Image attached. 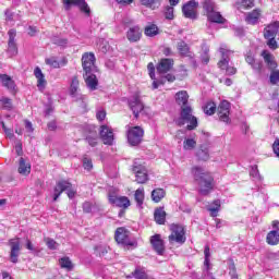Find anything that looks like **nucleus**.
<instances>
[{"mask_svg": "<svg viewBox=\"0 0 279 279\" xmlns=\"http://www.w3.org/2000/svg\"><path fill=\"white\" fill-rule=\"evenodd\" d=\"M192 173L194 180L197 181L201 195H208L213 192V189H215V178H213V174L205 171L202 167H194Z\"/></svg>", "mask_w": 279, "mask_h": 279, "instance_id": "1", "label": "nucleus"}, {"mask_svg": "<svg viewBox=\"0 0 279 279\" xmlns=\"http://www.w3.org/2000/svg\"><path fill=\"white\" fill-rule=\"evenodd\" d=\"M177 125L182 128V125H186L187 130H195L197 128V118L193 116V109L191 106H185L181 108V116L175 121Z\"/></svg>", "mask_w": 279, "mask_h": 279, "instance_id": "2", "label": "nucleus"}, {"mask_svg": "<svg viewBox=\"0 0 279 279\" xmlns=\"http://www.w3.org/2000/svg\"><path fill=\"white\" fill-rule=\"evenodd\" d=\"M221 53V60L218 62L219 69L222 71H226L227 75H235L236 74V68L230 66V54L232 53L231 50H228V48L221 46L219 49Z\"/></svg>", "mask_w": 279, "mask_h": 279, "instance_id": "3", "label": "nucleus"}, {"mask_svg": "<svg viewBox=\"0 0 279 279\" xmlns=\"http://www.w3.org/2000/svg\"><path fill=\"white\" fill-rule=\"evenodd\" d=\"M170 230L171 234L168 238L170 243H179L180 245L186 243V233L184 232V227L180 225H171Z\"/></svg>", "mask_w": 279, "mask_h": 279, "instance_id": "4", "label": "nucleus"}, {"mask_svg": "<svg viewBox=\"0 0 279 279\" xmlns=\"http://www.w3.org/2000/svg\"><path fill=\"white\" fill-rule=\"evenodd\" d=\"M145 135V131L141 126L129 128L128 130V143L132 147H136V145H141L143 141V136Z\"/></svg>", "mask_w": 279, "mask_h": 279, "instance_id": "5", "label": "nucleus"}, {"mask_svg": "<svg viewBox=\"0 0 279 279\" xmlns=\"http://www.w3.org/2000/svg\"><path fill=\"white\" fill-rule=\"evenodd\" d=\"M71 183L68 181H59L54 187L53 202H58V197H60L64 191H66L68 197L73 199V197H75V191L71 189Z\"/></svg>", "mask_w": 279, "mask_h": 279, "instance_id": "6", "label": "nucleus"}, {"mask_svg": "<svg viewBox=\"0 0 279 279\" xmlns=\"http://www.w3.org/2000/svg\"><path fill=\"white\" fill-rule=\"evenodd\" d=\"M64 10L69 11L71 8H78L85 16H90V7L86 3V0H62Z\"/></svg>", "mask_w": 279, "mask_h": 279, "instance_id": "7", "label": "nucleus"}, {"mask_svg": "<svg viewBox=\"0 0 279 279\" xmlns=\"http://www.w3.org/2000/svg\"><path fill=\"white\" fill-rule=\"evenodd\" d=\"M95 54L93 52H86L82 57V66L84 73H97V66L95 65Z\"/></svg>", "mask_w": 279, "mask_h": 279, "instance_id": "8", "label": "nucleus"}, {"mask_svg": "<svg viewBox=\"0 0 279 279\" xmlns=\"http://www.w3.org/2000/svg\"><path fill=\"white\" fill-rule=\"evenodd\" d=\"M133 173H135V181L137 184H145L147 180H149V175L147 174V168L145 166L134 161L133 165Z\"/></svg>", "mask_w": 279, "mask_h": 279, "instance_id": "9", "label": "nucleus"}, {"mask_svg": "<svg viewBox=\"0 0 279 279\" xmlns=\"http://www.w3.org/2000/svg\"><path fill=\"white\" fill-rule=\"evenodd\" d=\"M197 8H199V2L190 0L182 8L183 16H185V19L195 21V19H197Z\"/></svg>", "mask_w": 279, "mask_h": 279, "instance_id": "10", "label": "nucleus"}, {"mask_svg": "<svg viewBox=\"0 0 279 279\" xmlns=\"http://www.w3.org/2000/svg\"><path fill=\"white\" fill-rule=\"evenodd\" d=\"M129 108L132 110L135 119H138V114L145 110V105H143V101L141 100V96L138 94H135L129 99Z\"/></svg>", "mask_w": 279, "mask_h": 279, "instance_id": "11", "label": "nucleus"}, {"mask_svg": "<svg viewBox=\"0 0 279 279\" xmlns=\"http://www.w3.org/2000/svg\"><path fill=\"white\" fill-rule=\"evenodd\" d=\"M9 245L11 247L10 260L11 263H19V256H21V239L15 238L9 240Z\"/></svg>", "mask_w": 279, "mask_h": 279, "instance_id": "12", "label": "nucleus"}, {"mask_svg": "<svg viewBox=\"0 0 279 279\" xmlns=\"http://www.w3.org/2000/svg\"><path fill=\"white\" fill-rule=\"evenodd\" d=\"M218 117L222 123H230V102L222 100L218 106Z\"/></svg>", "mask_w": 279, "mask_h": 279, "instance_id": "13", "label": "nucleus"}, {"mask_svg": "<svg viewBox=\"0 0 279 279\" xmlns=\"http://www.w3.org/2000/svg\"><path fill=\"white\" fill-rule=\"evenodd\" d=\"M99 134L105 145H112L114 143V133L112 132V128L108 125H101Z\"/></svg>", "mask_w": 279, "mask_h": 279, "instance_id": "14", "label": "nucleus"}, {"mask_svg": "<svg viewBox=\"0 0 279 279\" xmlns=\"http://www.w3.org/2000/svg\"><path fill=\"white\" fill-rule=\"evenodd\" d=\"M109 203L118 208H130V198L126 196H117L112 193H109Z\"/></svg>", "mask_w": 279, "mask_h": 279, "instance_id": "15", "label": "nucleus"}, {"mask_svg": "<svg viewBox=\"0 0 279 279\" xmlns=\"http://www.w3.org/2000/svg\"><path fill=\"white\" fill-rule=\"evenodd\" d=\"M9 43H8V53L12 58L19 53V48L16 47V29L12 28L8 32Z\"/></svg>", "mask_w": 279, "mask_h": 279, "instance_id": "16", "label": "nucleus"}, {"mask_svg": "<svg viewBox=\"0 0 279 279\" xmlns=\"http://www.w3.org/2000/svg\"><path fill=\"white\" fill-rule=\"evenodd\" d=\"M114 239L117 243H120L121 245H134V243L130 242V234L123 227L117 229Z\"/></svg>", "mask_w": 279, "mask_h": 279, "instance_id": "17", "label": "nucleus"}, {"mask_svg": "<svg viewBox=\"0 0 279 279\" xmlns=\"http://www.w3.org/2000/svg\"><path fill=\"white\" fill-rule=\"evenodd\" d=\"M143 36V31H141V26L135 25L131 26L126 32V38L130 43H138Z\"/></svg>", "mask_w": 279, "mask_h": 279, "instance_id": "18", "label": "nucleus"}, {"mask_svg": "<svg viewBox=\"0 0 279 279\" xmlns=\"http://www.w3.org/2000/svg\"><path fill=\"white\" fill-rule=\"evenodd\" d=\"M150 243L153 245V248L159 256H162L165 254V241H162V238L160 234H155L150 238Z\"/></svg>", "mask_w": 279, "mask_h": 279, "instance_id": "19", "label": "nucleus"}, {"mask_svg": "<svg viewBox=\"0 0 279 279\" xmlns=\"http://www.w3.org/2000/svg\"><path fill=\"white\" fill-rule=\"evenodd\" d=\"M70 95L76 100L84 99V95L80 94V80H77V76L72 77L70 84Z\"/></svg>", "mask_w": 279, "mask_h": 279, "instance_id": "20", "label": "nucleus"}, {"mask_svg": "<svg viewBox=\"0 0 279 279\" xmlns=\"http://www.w3.org/2000/svg\"><path fill=\"white\" fill-rule=\"evenodd\" d=\"M205 260H204V274L208 279H215L210 272V246L206 245L204 250Z\"/></svg>", "mask_w": 279, "mask_h": 279, "instance_id": "21", "label": "nucleus"}, {"mask_svg": "<svg viewBox=\"0 0 279 279\" xmlns=\"http://www.w3.org/2000/svg\"><path fill=\"white\" fill-rule=\"evenodd\" d=\"M84 77L87 88H89V90H97L99 81L97 80V75H95V72L85 73Z\"/></svg>", "mask_w": 279, "mask_h": 279, "instance_id": "22", "label": "nucleus"}, {"mask_svg": "<svg viewBox=\"0 0 279 279\" xmlns=\"http://www.w3.org/2000/svg\"><path fill=\"white\" fill-rule=\"evenodd\" d=\"M262 58H264V62L267 64L268 69L274 70L278 68L276 57H274L268 50H263Z\"/></svg>", "mask_w": 279, "mask_h": 279, "instance_id": "23", "label": "nucleus"}, {"mask_svg": "<svg viewBox=\"0 0 279 279\" xmlns=\"http://www.w3.org/2000/svg\"><path fill=\"white\" fill-rule=\"evenodd\" d=\"M17 172L20 175H29V173H32V165L23 157L19 160Z\"/></svg>", "mask_w": 279, "mask_h": 279, "instance_id": "24", "label": "nucleus"}, {"mask_svg": "<svg viewBox=\"0 0 279 279\" xmlns=\"http://www.w3.org/2000/svg\"><path fill=\"white\" fill-rule=\"evenodd\" d=\"M173 69V59H161L157 65L158 73H168Z\"/></svg>", "mask_w": 279, "mask_h": 279, "instance_id": "25", "label": "nucleus"}, {"mask_svg": "<svg viewBox=\"0 0 279 279\" xmlns=\"http://www.w3.org/2000/svg\"><path fill=\"white\" fill-rule=\"evenodd\" d=\"M34 75L37 78V87L39 90H45V86H47V80H45V74H43V70L40 68H35Z\"/></svg>", "mask_w": 279, "mask_h": 279, "instance_id": "26", "label": "nucleus"}, {"mask_svg": "<svg viewBox=\"0 0 279 279\" xmlns=\"http://www.w3.org/2000/svg\"><path fill=\"white\" fill-rule=\"evenodd\" d=\"M279 29V22H274L269 24L265 29H264V37L265 38H276V34H278Z\"/></svg>", "mask_w": 279, "mask_h": 279, "instance_id": "27", "label": "nucleus"}, {"mask_svg": "<svg viewBox=\"0 0 279 279\" xmlns=\"http://www.w3.org/2000/svg\"><path fill=\"white\" fill-rule=\"evenodd\" d=\"M206 16H207V21H209V23H218V24L226 23V17H223V15H221V13L219 11H217V9L211 11Z\"/></svg>", "mask_w": 279, "mask_h": 279, "instance_id": "28", "label": "nucleus"}, {"mask_svg": "<svg viewBox=\"0 0 279 279\" xmlns=\"http://www.w3.org/2000/svg\"><path fill=\"white\" fill-rule=\"evenodd\" d=\"M154 217L156 223L159 226H165V221H167V211H165L163 207H159L155 209Z\"/></svg>", "mask_w": 279, "mask_h": 279, "instance_id": "29", "label": "nucleus"}, {"mask_svg": "<svg viewBox=\"0 0 279 279\" xmlns=\"http://www.w3.org/2000/svg\"><path fill=\"white\" fill-rule=\"evenodd\" d=\"M260 19V10L255 9L246 14L245 21L248 25H256Z\"/></svg>", "mask_w": 279, "mask_h": 279, "instance_id": "30", "label": "nucleus"}, {"mask_svg": "<svg viewBox=\"0 0 279 279\" xmlns=\"http://www.w3.org/2000/svg\"><path fill=\"white\" fill-rule=\"evenodd\" d=\"M175 101L182 108H186V104H189V93L186 90H181L175 94Z\"/></svg>", "mask_w": 279, "mask_h": 279, "instance_id": "31", "label": "nucleus"}, {"mask_svg": "<svg viewBox=\"0 0 279 279\" xmlns=\"http://www.w3.org/2000/svg\"><path fill=\"white\" fill-rule=\"evenodd\" d=\"M0 82L9 90L16 88V84H14V81L8 74H0Z\"/></svg>", "mask_w": 279, "mask_h": 279, "instance_id": "32", "label": "nucleus"}, {"mask_svg": "<svg viewBox=\"0 0 279 279\" xmlns=\"http://www.w3.org/2000/svg\"><path fill=\"white\" fill-rule=\"evenodd\" d=\"M165 195H167V192L165 191V189H155L151 192V199L153 202H155V204H159V202H162V199H165Z\"/></svg>", "mask_w": 279, "mask_h": 279, "instance_id": "33", "label": "nucleus"}, {"mask_svg": "<svg viewBox=\"0 0 279 279\" xmlns=\"http://www.w3.org/2000/svg\"><path fill=\"white\" fill-rule=\"evenodd\" d=\"M266 242L268 243V245H278L279 232L276 230L268 232V234L266 236Z\"/></svg>", "mask_w": 279, "mask_h": 279, "instance_id": "34", "label": "nucleus"}, {"mask_svg": "<svg viewBox=\"0 0 279 279\" xmlns=\"http://www.w3.org/2000/svg\"><path fill=\"white\" fill-rule=\"evenodd\" d=\"M145 36H148V38H154V36H158L159 29L156 24H148L144 29Z\"/></svg>", "mask_w": 279, "mask_h": 279, "instance_id": "35", "label": "nucleus"}, {"mask_svg": "<svg viewBox=\"0 0 279 279\" xmlns=\"http://www.w3.org/2000/svg\"><path fill=\"white\" fill-rule=\"evenodd\" d=\"M203 9L206 12V16L217 10V4L213 0H203L202 2Z\"/></svg>", "mask_w": 279, "mask_h": 279, "instance_id": "36", "label": "nucleus"}, {"mask_svg": "<svg viewBox=\"0 0 279 279\" xmlns=\"http://www.w3.org/2000/svg\"><path fill=\"white\" fill-rule=\"evenodd\" d=\"M134 197L137 206L141 208V206H143V202H145V189L138 187L135 191Z\"/></svg>", "mask_w": 279, "mask_h": 279, "instance_id": "37", "label": "nucleus"}, {"mask_svg": "<svg viewBox=\"0 0 279 279\" xmlns=\"http://www.w3.org/2000/svg\"><path fill=\"white\" fill-rule=\"evenodd\" d=\"M220 208H221V202L217 199V201H214V203L207 207V210L210 211L211 217H217Z\"/></svg>", "mask_w": 279, "mask_h": 279, "instance_id": "38", "label": "nucleus"}, {"mask_svg": "<svg viewBox=\"0 0 279 279\" xmlns=\"http://www.w3.org/2000/svg\"><path fill=\"white\" fill-rule=\"evenodd\" d=\"M59 265L61 269H66L68 271H71L73 269V263L69 257H62L59 259Z\"/></svg>", "mask_w": 279, "mask_h": 279, "instance_id": "39", "label": "nucleus"}, {"mask_svg": "<svg viewBox=\"0 0 279 279\" xmlns=\"http://www.w3.org/2000/svg\"><path fill=\"white\" fill-rule=\"evenodd\" d=\"M177 47H178V51H179V53H181V56H190L189 53H191V50L189 48V45H186V43L179 41Z\"/></svg>", "mask_w": 279, "mask_h": 279, "instance_id": "40", "label": "nucleus"}, {"mask_svg": "<svg viewBox=\"0 0 279 279\" xmlns=\"http://www.w3.org/2000/svg\"><path fill=\"white\" fill-rule=\"evenodd\" d=\"M250 175L255 182H263V177H260V172H258V166L251 168Z\"/></svg>", "mask_w": 279, "mask_h": 279, "instance_id": "41", "label": "nucleus"}, {"mask_svg": "<svg viewBox=\"0 0 279 279\" xmlns=\"http://www.w3.org/2000/svg\"><path fill=\"white\" fill-rule=\"evenodd\" d=\"M0 108L2 110H12V99L5 97L0 98Z\"/></svg>", "mask_w": 279, "mask_h": 279, "instance_id": "42", "label": "nucleus"}, {"mask_svg": "<svg viewBox=\"0 0 279 279\" xmlns=\"http://www.w3.org/2000/svg\"><path fill=\"white\" fill-rule=\"evenodd\" d=\"M217 110V105L215 102H207L204 112L205 114H208V117H211Z\"/></svg>", "mask_w": 279, "mask_h": 279, "instance_id": "43", "label": "nucleus"}, {"mask_svg": "<svg viewBox=\"0 0 279 279\" xmlns=\"http://www.w3.org/2000/svg\"><path fill=\"white\" fill-rule=\"evenodd\" d=\"M173 12H174L173 7H166L163 11L165 19H167L168 21H173V19L175 17Z\"/></svg>", "mask_w": 279, "mask_h": 279, "instance_id": "44", "label": "nucleus"}, {"mask_svg": "<svg viewBox=\"0 0 279 279\" xmlns=\"http://www.w3.org/2000/svg\"><path fill=\"white\" fill-rule=\"evenodd\" d=\"M195 145H197V142H195V140H193V138H186L183 142L184 149H195Z\"/></svg>", "mask_w": 279, "mask_h": 279, "instance_id": "45", "label": "nucleus"}, {"mask_svg": "<svg viewBox=\"0 0 279 279\" xmlns=\"http://www.w3.org/2000/svg\"><path fill=\"white\" fill-rule=\"evenodd\" d=\"M45 242H46L48 250H58V247L60 246V244H58V242H56V240H53L51 238H47L45 240Z\"/></svg>", "mask_w": 279, "mask_h": 279, "instance_id": "46", "label": "nucleus"}, {"mask_svg": "<svg viewBox=\"0 0 279 279\" xmlns=\"http://www.w3.org/2000/svg\"><path fill=\"white\" fill-rule=\"evenodd\" d=\"M267 41V46L269 47V49H271L272 51H276V49H278V41H276V37H266Z\"/></svg>", "mask_w": 279, "mask_h": 279, "instance_id": "47", "label": "nucleus"}, {"mask_svg": "<svg viewBox=\"0 0 279 279\" xmlns=\"http://www.w3.org/2000/svg\"><path fill=\"white\" fill-rule=\"evenodd\" d=\"M46 64L52 66V69H60V62H58V59H56V57L46 59Z\"/></svg>", "mask_w": 279, "mask_h": 279, "instance_id": "48", "label": "nucleus"}, {"mask_svg": "<svg viewBox=\"0 0 279 279\" xmlns=\"http://www.w3.org/2000/svg\"><path fill=\"white\" fill-rule=\"evenodd\" d=\"M83 168L86 171H90L93 169V159H90L89 157H84L83 158Z\"/></svg>", "mask_w": 279, "mask_h": 279, "instance_id": "49", "label": "nucleus"}, {"mask_svg": "<svg viewBox=\"0 0 279 279\" xmlns=\"http://www.w3.org/2000/svg\"><path fill=\"white\" fill-rule=\"evenodd\" d=\"M142 5H146V8H156V5H159L160 2L156 0H140Z\"/></svg>", "mask_w": 279, "mask_h": 279, "instance_id": "50", "label": "nucleus"}, {"mask_svg": "<svg viewBox=\"0 0 279 279\" xmlns=\"http://www.w3.org/2000/svg\"><path fill=\"white\" fill-rule=\"evenodd\" d=\"M133 276L136 279H147V272H145L143 269H135Z\"/></svg>", "mask_w": 279, "mask_h": 279, "instance_id": "51", "label": "nucleus"}, {"mask_svg": "<svg viewBox=\"0 0 279 279\" xmlns=\"http://www.w3.org/2000/svg\"><path fill=\"white\" fill-rule=\"evenodd\" d=\"M279 83V71L272 70L270 73V84H278Z\"/></svg>", "mask_w": 279, "mask_h": 279, "instance_id": "52", "label": "nucleus"}, {"mask_svg": "<svg viewBox=\"0 0 279 279\" xmlns=\"http://www.w3.org/2000/svg\"><path fill=\"white\" fill-rule=\"evenodd\" d=\"M240 8H243L244 10H247L250 8H254V0H242Z\"/></svg>", "mask_w": 279, "mask_h": 279, "instance_id": "53", "label": "nucleus"}, {"mask_svg": "<svg viewBox=\"0 0 279 279\" xmlns=\"http://www.w3.org/2000/svg\"><path fill=\"white\" fill-rule=\"evenodd\" d=\"M229 276H231L232 279L239 278V275H236V267L234 266V263H231L229 265Z\"/></svg>", "mask_w": 279, "mask_h": 279, "instance_id": "54", "label": "nucleus"}, {"mask_svg": "<svg viewBox=\"0 0 279 279\" xmlns=\"http://www.w3.org/2000/svg\"><path fill=\"white\" fill-rule=\"evenodd\" d=\"M96 118L98 121H104L106 119V109L104 108L97 109Z\"/></svg>", "mask_w": 279, "mask_h": 279, "instance_id": "55", "label": "nucleus"}, {"mask_svg": "<svg viewBox=\"0 0 279 279\" xmlns=\"http://www.w3.org/2000/svg\"><path fill=\"white\" fill-rule=\"evenodd\" d=\"M147 69H148L150 78L156 80V68L154 66V63H148Z\"/></svg>", "mask_w": 279, "mask_h": 279, "instance_id": "56", "label": "nucleus"}, {"mask_svg": "<svg viewBox=\"0 0 279 279\" xmlns=\"http://www.w3.org/2000/svg\"><path fill=\"white\" fill-rule=\"evenodd\" d=\"M252 69L256 71V73H260L263 69V61H254V63L251 64Z\"/></svg>", "mask_w": 279, "mask_h": 279, "instance_id": "57", "label": "nucleus"}, {"mask_svg": "<svg viewBox=\"0 0 279 279\" xmlns=\"http://www.w3.org/2000/svg\"><path fill=\"white\" fill-rule=\"evenodd\" d=\"M203 54H202V61L205 63V64H208V62H210V56L208 54V48H205L203 49Z\"/></svg>", "mask_w": 279, "mask_h": 279, "instance_id": "58", "label": "nucleus"}, {"mask_svg": "<svg viewBox=\"0 0 279 279\" xmlns=\"http://www.w3.org/2000/svg\"><path fill=\"white\" fill-rule=\"evenodd\" d=\"M52 43H54V45H58L59 47H65V45L68 44L66 39H62V38H53Z\"/></svg>", "mask_w": 279, "mask_h": 279, "instance_id": "59", "label": "nucleus"}, {"mask_svg": "<svg viewBox=\"0 0 279 279\" xmlns=\"http://www.w3.org/2000/svg\"><path fill=\"white\" fill-rule=\"evenodd\" d=\"M86 141L90 147H95L97 145V135L95 136H87Z\"/></svg>", "mask_w": 279, "mask_h": 279, "instance_id": "60", "label": "nucleus"}, {"mask_svg": "<svg viewBox=\"0 0 279 279\" xmlns=\"http://www.w3.org/2000/svg\"><path fill=\"white\" fill-rule=\"evenodd\" d=\"M83 210L84 213H93V204L89 202H85L83 204Z\"/></svg>", "mask_w": 279, "mask_h": 279, "instance_id": "61", "label": "nucleus"}, {"mask_svg": "<svg viewBox=\"0 0 279 279\" xmlns=\"http://www.w3.org/2000/svg\"><path fill=\"white\" fill-rule=\"evenodd\" d=\"M4 134L8 138H14V131L9 128H4Z\"/></svg>", "mask_w": 279, "mask_h": 279, "instance_id": "62", "label": "nucleus"}, {"mask_svg": "<svg viewBox=\"0 0 279 279\" xmlns=\"http://www.w3.org/2000/svg\"><path fill=\"white\" fill-rule=\"evenodd\" d=\"M272 149L276 156H278L279 158V140L275 141V143L272 144Z\"/></svg>", "mask_w": 279, "mask_h": 279, "instance_id": "63", "label": "nucleus"}, {"mask_svg": "<svg viewBox=\"0 0 279 279\" xmlns=\"http://www.w3.org/2000/svg\"><path fill=\"white\" fill-rule=\"evenodd\" d=\"M198 158H201V160H208V153H206L204 150H199Z\"/></svg>", "mask_w": 279, "mask_h": 279, "instance_id": "64", "label": "nucleus"}]
</instances>
